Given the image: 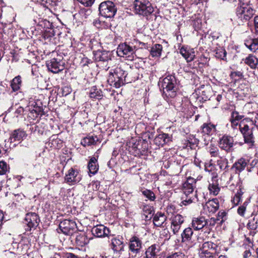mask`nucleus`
I'll return each instance as SVG.
<instances>
[{
	"instance_id": "obj_12",
	"label": "nucleus",
	"mask_w": 258,
	"mask_h": 258,
	"mask_svg": "<svg viewBox=\"0 0 258 258\" xmlns=\"http://www.w3.org/2000/svg\"><path fill=\"white\" fill-rule=\"evenodd\" d=\"M40 219L35 213H29L26 214L25 218V230L30 231L32 229H35L38 225Z\"/></svg>"
},
{
	"instance_id": "obj_61",
	"label": "nucleus",
	"mask_w": 258,
	"mask_h": 258,
	"mask_svg": "<svg viewBox=\"0 0 258 258\" xmlns=\"http://www.w3.org/2000/svg\"><path fill=\"white\" fill-rule=\"evenodd\" d=\"M67 258H79L77 256L75 255L73 253H68L67 254Z\"/></svg>"
},
{
	"instance_id": "obj_42",
	"label": "nucleus",
	"mask_w": 258,
	"mask_h": 258,
	"mask_svg": "<svg viewBox=\"0 0 258 258\" xmlns=\"http://www.w3.org/2000/svg\"><path fill=\"white\" fill-rule=\"evenodd\" d=\"M193 231L191 228H187L185 229L181 235L182 240L185 241L190 240Z\"/></svg>"
},
{
	"instance_id": "obj_26",
	"label": "nucleus",
	"mask_w": 258,
	"mask_h": 258,
	"mask_svg": "<svg viewBox=\"0 0 258 258\" xmlns=\"http://www.w3.org/2000/svg\"><path fill=\"white\" fill-rule=\"evenodd\" d=\"M171 141V138L167 134H161L157 136L154 139V142L158 146H163Z\"/></svg>"
},
{
	"instance_id": "obj_21",
	"label": "nucleus",
	"mask_w": 258,
	"mask_h": 258,
	"mask_svg": "<svg viewBox=\"0 0 258 258\" xmlns=\"http://www.w3.org/2000/svg\"><path fill=\"white\" fill-rule=\"evenodd\" d=\"M213 176L211 182L209 183L208 186L210 194L214 196L218 194L220 191L219 183L218 181V176L216 173H212Z\"/></svg>"
},
{
	"instance_id": "obj_46",
	"label": "nucleus",
	"mask_w": 258,
	"mask_h": 258,
	"mask_svg": "<svg viewBox=\"0 0 258 258\" xmlns=\"http://www.w3.org/2000/svg\"><path fill=\"white\" fill-rule=\"evenodd\" d=\"M209 152L212 157H219V149L214 145H210L209 147Z\"/></svg>"
},
{
	"instance_id": "obj_30",
	"label": "nucleus",
	"mask_w": 258,
	"mask_h": 258,
	"mask_svg": "<svg viewBox=\"0 0 258 258\" xmlns=\"http://www.w3.org/2000/svg\"><path fill=\"white\" fill-rule=\"evenodd\" d=\"M89 96L91 98L99 100L102 98L103 93L100 89L93 86L90 89Z\"/></svg>"
},
{
	"instance_id": "obj_49",
	"label": "nucleus",
	"mask_w": 258,
	"mask_h": 258,
	"mask_svg": "<svg viewBox=\"0 0 258 258\" xmlns=\"http://www.w3.org/2000/svg\"><path fill=\"white\" fill-rule=\"evenodd\" d=\"M8 171V166L6 162L0 161V175H4Z\"/></svg>"
},
{
	"instance_id": "obj_6",
	"label": "nucleus",
	"mask_w": 258,
	"mask_h": 258,
	"mask_svg": "<svg viewBox=\"0 0 258 258\" xmlns=\"http://www.w3.org/2000/svg\"><path fill=\"white\" fill-rule=\"evenodd\" d=\"M194 178L189 177L186 181L183 184L182 190L185 197H182V201L180 203V206H187L192 203V191L194 190Z\"/></svg>"
},
{
	"instance_id": "obj_41",
	"label": "nucleus",
	"mask_w": 258,
	"mask_h": 258,
	"mask_svg": "<svg viewBox=\"0 0 258 258\" xmlns=\"http://www.w3.org/2000/svg\"><path fill=\"white\" fill-rule=\"evenodd\" d=\"M219 159L217 160V165L221 170H224L228 167V160L223 157H218Z\"/></svg>"
},
{
	"instance_id": "obj_27",
	"label": "nucleus",
	"mask_w": 258,
	"mask_h": 258,
	"mask_svg": "<svg viewBox=\"0 0 258 258\" xmlns=\"http://www.w3.org/2000/svg\"><path fill=\"white\" fill-rule=\"evenodd\" d=\"M88 168L90 176H91V174L95 175L97 173L99 169V165L97 160L95 157H93L90 159L88 164Z\"/></svg>"
},
{
	"instance_id": "obj_23",
	"label": "nucleus",
	"mask_w": 258,
	"mask_h": 258,
	"mask_svg": "<svg viewBox=\"0 0 258 258\" xmlns=\"http://www.w3.org/2000/svg\"><path fill=\"white\" fill-rule=\"evenodd\" d=\"M111 247L117 255L123 250L124 244L121 238L117 237L111 239Z\"/></svg>"
},
{
	"instance_id": "obj_64",
	"label": "nucleus",
	"mask_w": 258,
	"mask_h": 258,
	"mask_svg": "<svg viewBox=\"0 0 258 258\" xmlns=\"http://www.w3.org/2000/svg\"><path fill=\"white\" fill-rule=\"evenodd\" d=\"M222 96L220 94H219L216 97V100L218 102H220L222 100Z\"/></svg>"
},
{
	"instance_id": "obj_55",
	"label": "nucleus",
	"mask_w": 258,
	"mask_h": 258,
	"mask_svg": "<svg viewBox=\"0 0 258 258\" xmlns=\"http://www.w3.org/2000/svg\"><path fill=\"white\" fill-rule=\"evenodd\" d=\"M230 120L232 128H236L238 126L239 127V124L240 123H239V121L233 120L232 119H230Z\"/></svg>"
},
{
	"instance_id": "obj_13",
	"label": "nucleus",
	"mask_w": 258,
	"mask_h": 258,
	"mask_svg": "<svg viewBox=\"0 0 258 258\" xmlns=\"http://www.w3.org/2000/svg\"><path fill=\"white\" fill-rule=\"evenodd\" d=\"M213 245L214 244L211 242H206L203 243L199 251V258H214L212 252L214 250Z\"/></svg>"
},
{
	"instance_id": "obj_47",
	"label": "nucleus",
	"mask_w": 258,
	"mask_h": 258,
	"mask_svg": "<svg viewBox=\"0 0 258 258\" xmlns=\"http://www.w3.org/2000/svg\"><path fill=\"white\" fill-rule=\"evenodd\" d=\"M243 117L244 116L243 115H240L238 112L236 111H233L231 113L230 119L239 121L243 118Z\"/></svg>"
},
{
	"instance_id": "obj_45",
	"label": "nucleus",
	"mask_w": 258,
	"mask_h": 258,
	"mask_svg": "<svg viewBox=\"0 0 258 258\" xmlns=\"http://www.w3.org/2000/svg\"><path fill=\"white\" fill-rule=\"evenodd\" d=\"M142 194L151 201H154L155 199V195L150 190L145 189L142 191Z\"/></svg>"
},
{
	"instance_id": "obj_56",
	"label": "nucleus",
	"mask_w": 258,
	"mask_h": 258,
	"mask_svg": "<svg viewBox=\"0 0 258 258\" xmlns=\"http://www.w3.org/2000/svg\"><path fill=\"white\" fill-rule=\"evenodd\" d=\"M175 208L173 205H169L167 207V211L169 213H173L174 212Z\"/></svg>"
},
{
	"instance_id": "obj_33",
	"label": "nucleus",
	"mask_w": 258,
	"mask_h": 258,
	"mask_svg": "<svg viewBox=\"0 0 258 258\" xmlns=\"http://www.w3.org/2000/svg\"><path fill=\"white\" fill-rule=\"evenodd\" d=\"M22 78L20 75L15 77L11 82V87L13 91H18L22 85Z\"/></svg>"
},
{
	"instance_id": "obj_9",
	"label": "nucleus",
	"mask_w": 258,
	"mask_h": 258,
	"mask_svg": "<svg viewBox=\"0 0 258 258\" xmlns=\"http://www.w3.org/2000/svg\"><path fill=\"white\" fill-rule=\"evenodd\" d=\"M181 54L186 59L187 63V66L184 68L185 72L189 73V75L191 76V79L193 78L194 73L192 70L194 67H192V61L194 60V50L193 49H187L184 47H182L180 50Z\"/></svg>"
},
{
	"instance_id": "obj_29",
	"label": "nucleus",
	"mask_w": 258,
	"mask_h": 258,
	"mask_svg": "<svg viewBox=\"0 0 258 258\" xmlns=\"http://www.w3.org/2000/svg\"><path fill=\"white\" fill-rule=\"evenodd\" d=\"M89 239L85 233H79L76 237V243L79 246H84L89 242Z\"/></svg>"
},
{
	"instance_id": "obj_18",
	"label": "nucleus",
	"mask_w": 258,
	"mask_h": 258,
	"mask_svg": "<svg viewBox=\"0 0 258 258\" xmlns=\"http://www.w3.org/2000/svg\"><path fill=\"white\" fill-rule=\"evenodd\" d=\"M248 163V160L241 157L235 161L233 164L231 169L233 170L235 173L239 174L245 169Z\"/></svg>"
},
{
	"instance_id": "obj_4",
	"label": "nucleus",
	"mask_w": 258,
	"mask_h": 258,
	"mask_svg": "<svg viewBox=\"0 0 258 258\" xmlns=\"http://www.w3.org/2000/svg\"><path fill=\"white\" fill-rule=\"evenodd\" d=\"M136 46L133 44L124 43L118 45L116 52L119 56L125 57L128 60H133L136 56Z\"/></svg>"
},
{
	"instance_id": "obj_32",
	"label": "nucleus",
	"mask_w": 258,
	"mask_h": 258,
	"mask_svg": "<svg viewBox=\"0 0 258 258\" xmlns=\"http://www.w3.org/2000/svg\"><path fill=\"white\" fill-rule=\"evenodd\" d=\"M201 131L204 134L212 135L216 131L215 125L210 123H204L201 127Z\"/></svg>"
},
{
	"instance_id": "obj_60",
	"label": "nucleus",
	"mask_w": 258,
	"mask_h": 258,
	"mask_svg": "<svg viewBox=\"0 0 258 258\" xmlns=\"http://www.w3.org/2000/svg\"><path fill=\"white\" fill-rule=\"evenodd\" d=\"M251 255V252L249 250H246L243 253L244 258H248Z\"/></svg>"
},
{
	"instance_id": "obj_44",
	"label": "nucleus",
	"mask_w": 258,
	"mask_h": 258,
	"mask_svg": "<svg viewBox=\"0 0 258 258\" xmlns=\"http://www.w3.org/2000/svg\"><path fill=\"white\" fill-rule=\"evenodd\" d=\"M183 221V217L180 215L177 214L172 218L171 224L180 226Z\"/></svg>"
},
{
	"instance_id": "obj_28",
	"label": "nucleus",
	"mask_w": 258,
	"mask_h": 258,
	"mask_svg": "<svg viewBox=\"0 0 258 258\" xmlns=\"http://www.w3.org/2000/svg\"><path fill=\"white\" fill-rule=\"evenodd\" d=\"M143 215L145 217V220L151 219L153 215L154 208L152 206L145 205L142 207Z\"/></svg>"
},
{
	"instance_id": "obj_38",
	"label": "nucleus",
	"mask_w": 258,
	"mask_h": 258,
	"mask_svg": "<svg viewBox=\"0 0 258 258\" xmlns=\"http://www.w3.org/2000/svg\"><path fill=\"white\" fill-rule=\"evenodd\" d=\"M214 40L213 36L209 34H205L199 41V44H205V48H209L211 47V44Z\"/></svg>"
},
{
	"instance_id": "obj_54",
	"label": "nucleus",
	"mask_w": 258,
	"mask_h": 258,
	"mask_svg": "<svg viewBox=\"0 0 258 258\" xmlns=\"http://www.w3.org/2000/svg\"><path fill=\"white\" fill-rule=\"evenodd\" d=\"M240 196L239 195H235L233 197V198L231 201L232 202V203H233V204L235 205H237L240 202Z\"/></svg>"
},
{
	"instance_id": "obj_20",
	"label": "nucleus",
	"mask_w": 258,
	"mask_h": 258,
	"mask_svg": "<svg viewBox=\"0 0 258 258\" xmlns=\"http://www.w3.org/2000/svg\"><path fill=\"white\" fill-rule=\"evenodd\" d=\"M80 179L81 177L79 175L78 171L73 168H71L68 171V173L65 177V181L71 184L78 182L80 181Z\"/></svg>"
},
{
	"instance_id": "obj_14",
	"label": "nucleus",
	"mask_w": 258,
	"mask_h": 258,
	"mask_svg": "<svg viewBox=\"0 0 258 258\" xmlns=\"http://www.w3.org/2000/svg\"><path fill=\"white\" fill-rule=\"evenodd\" d=\"M48 70L54 74L58 73L64 70L63 63L59 60L53 58L46 62Z\"/></svg>"
},
{
	"instance_id": "obj_50",
	"label": "nucleus",
	"mask_w": 258,
	"mask_h": 258,
	"mask_svg": "<svg viewBox=\"0 0 258 258\" xmlns=\"http://www.w3.org/2000/svg\"><path fill=\"white\" fill-rule=\"evenodd\" d=\"M85 7H91L94 3L95 0H77Z\"/></svg>"
},
{
	"instance_id": "obj_63",
	"label": "nucleus",
	"mask_w": 258,
	"mask_h": 258,
	"mask_svg": "<svg viewBox=\"0 0 258 258\" xmlns=\"http://www.w3.org/2000/svg\"><path fill=\"white\" fill-rule=\"evenodd\" d=\"M4 220V214L0 211V227L2 226Z\"/></svg>"
},
{
	"instance_id": "obj_39",
	"label": "nucleus",
	"mask_w": 258,
	"mask_h": 258,
	"mask_svg": "<svg viewBox=\"0 0 258 258\" xmlns=\"http://www.w3.org/2000/svg\"><path fill=\"white\" fill-rule=\"evenodd\" d=\"M207 224V221L204 217L197 218L195 220V230H200L202 229Z\"/></svg>"
},
{
	"instance_id": "obj_34",
	"label": "nucleus",
	"mask_w": 258,
	"mask_h": 258,
	"mask_svg": "<svg viewBox=\"0 0 258 258\" xmlns=\"http://www.w3.org/2000/svg\"><path fill=\"white\" fill-rule=\"evenodd\" d=\"M162 46L160 44L154 45L151 50L150 54L153 57H159L161 56L162 50Z\"/></svg>"
},
{
	"instance_id": "obj_36",
	"label": "nucleus",
	"mask_w": 258,
	"mask_h": 258,
	"mask_svg": "<svg viewBox=\"0 0 258 258\" xmlns=\"http://www.w3.org/2000/svg\"><path fill=\"white\" fill-rule=\"evenodd\" d=\"M227 213L224 211H220L218 213V216L217 218H212L211 219V224H212V222H213L212 224H214L216 223H218L219 221V223L222 224V223L226 220Z\"/></svg>"
},
{
	"instance_id": "obj_7",
	"label": "nucleus",
	"mask_w": 258,
	"mask_h": 258,
	"mask_svg": "<svg viewBox=\"0 0 258 258\" xmlns=\"http://www.w3.org/2000/svg\"><path fill=\"white\" fill-rule=\"evenodd\" d=\"M99 11L101 16L106 18H111L116 13L117 8L112 2L107 1L100 4Z\"/></svg>"
},
{
	"instance_id": "obj_17",
	"label": "nucleus",
	"mask_w": 258,
	"mask_h": 258,
	"mask_svg": "<svg viewBox=\"0 0 258 258\" xmlns=\"http://www.w3.org/2000/svg\"><path fill=\"white\" fill-rule=\"evenodd\" d=\"M91 232L95 237H103L108 236L110 230L103 225H98L92 228Z\"/></svg>"
},
{
	"instance_id": "obj_15",
	"label": "nucleus",
	"mask_w": 258,
	"mask_h": 258,
	"mask_svg": "<svg viewBox=\"0 0 258 258\" xmlns=\"http://www.w3.org/2000/svg\"><path fill=\"white\" fill-rule=\"evenodd\" d=\"M220 148L226 151L227 152H232V148L234 145V140L233 137L228 136L224 135L219 141Z\"/></svg>"
},
{
	"instance_id": "obj_52",
	"label": "nucleus",
	"mask_w": 258,
	"mask_h": 258,
	"mask_svg": "<svg viewBox=\"0 0 258 258\" xmlns=\"http://www.w3.org/2000/svg\"><path fill=\"white\" fill-rule=\"evenodd\" d=\"M184 254L180 252H175L167 255L166 258H183Z\"/></svg>"
},
{
	"instance_id": "obj_10",
	"label": "nucleus",
	"mask_w": 258,
	"mask_h": 258,
	"mask_svg": "<svg viewBox=\"0 0 258 258\" xmlns=\"http://www.w3.org/2000/svg\"><path fill=\"white\" fill-rule=\"evenodd\" d=\"M95 60L99 62V65L102 63H106L105 70H108L112 64L111 54L109 51H97L94 53Z\"/></svg>"
},
{
	"instance_id": "obj_43",
	"label": "nucleus",
	"mask_w": 258,
	"mask_h": 258,
	"mask_svg": "<svg viewBox=\"0 0 258 258\" xmlns=\"http://www.w3.org/2000/svg\"><path fill=\"white\" fill-rule=\"evenodd\" d=\"M248 229L251 230H255L258 227V219L255 217L250 220L247 225Z\"/></svg>"
},
{
	"instance_id": "obj_37",
	"label": "nucleus",
	"mask_w": 258,
	"mask_h": 258,
	"mask_svg": "<svg viewBox=\"0 0 258 258\" xmlns=\"http://www.w3.org/2000/svg\"><path fill=\"white\" fill-rule=\"evenodd\" d=\"M245 45L251 51L254 52L258 49V39H250L246 40L245 42Z\"/></svg>"
},
{
	"instance_id": "obj_5",
	"label": "nucleus",
	"mask_w": 258,
	"mask_h": 258,
	"mask_svg": "<svg viewBox=\"0 0 258 258\" xmlns=\"http://www.w3.org/2000/svg\"><path fill=\"white\" fill-rule=\"evenodd\" d=\"M136 13L143 16H148L154 11L151 4L148 0H136L134 2Z\"/></svg>"
},
{
	"instance_id": "obj_35",
	"label": "nucleus",
	"mask_w": 258,
	"mask_h": 258,
	"mask_svg": "<svg viewBox=\"0 0 258 258\" xmlns=\"http://www.w3.org/2000/svg\"><path fill=\"white\" fill-rule=\"evenodd\" d=\"M244 62L251 69H255L258 64V59L253 55H249L244 60Z\"/></svg>"
},
{
	"instance_id": "obj_22",
	"label": "nucleus",
	"mask_w": 258,
	"mask_h": 258,
	"mask_svg": "<svg viewBox=\"0 0 258 258\" xmlns=\"http://www.w3.org/2000/svg\"><path fill=\"white\" fill-rule=\"evenodd\" d=\"M160 246L157 244H153L149 246L145 251V255L143 258H156L160 251Z\"/></svg>"
},
{
	"instance_id": "obj_53",
	"label": "nucleus",
	"mask_w": 258,
	"mask_h": 258,
	"mask_svg": "<svg viewBox=\"0 0 258 258\" xmlns=\"http://www.w3.org/2000/svg\"><path fill=\"white\" fill-rule=\"evenodd\" d=\"M90 185L94 190H98L100 186V182L98 181H92Z\"/></svg>"
},
{
	"instance_id": "obj_16",
	"label": "nucleus",
	"mask_w": 258,
	"mask_h": 258,
	"mask_svg": "<svg viewBox=\"0 0 258 258\" xmlns=\"http://www.w3.org/2000/svg\"><path fill=\"white\" fill-rule=\"evenodd\" d=\"M219 201L217 198L209 200L203 206V210L206 214H213L219 209Z\"/></svg>"
},
{
	"instance_id": "obj_2",
	"label": "nucleus",
	"mask_w": 258,
	"mask_h": 258,
	"mask_svg": "<svg viewBox=\"0 0 258 258\" xmlns=\"http://www.w3.org/2000/svg\"><path fill=\"white\" fill-rule=\"evenodd\" d=\"M176 80L174 76L170 75L162 80L160 79L159 85L162 88L163 93L168 97H174L176 95Z\"/></svg>"
},
{
	"instance_id": "obj_11",
	"label": "nucleus",
	"mask_w": 258,
	"mask_h": 258,
	"mask_svg": "<svg viewBox=\"0 0 258 258\" xmlns=\"http://www.w3.org/2000/svg\"><path fill=\"white\" fill-rule=\"evenodd\" d=\"M77 230V224L76 222L72 220L65 219L60 222L59 224V229L58 232L59 233L60 230L65 235H72Z\"/></svg>"
},
{
	"instance_id": "obj_59",
	"label": "nucleus",
	"mask_w": 258,
	"mask_h": 258,
	"mask_svg": "<svg viewBox=\"0 0 258 258\" xmlns=\"http://www.w3.org/2000/svg\"><path fill=\"white\" fill-rule=\"evenodd\" d=\"M232 75L235 76H237L239 78L243 77V73L240 71H236L232 73Z\"/></svg>"
},
{
	"instance_id": "obj_57",
	"label": "nucleus",
	"mask_w": 258,
	"mask_h": 258,
	"mask_svg": "<svg viewBox=\"0 0 258 258\" xmlns=\"http://www.w3.org/2000/svg\"><path fill=\"white\" fill-rule=\"evenodd\" d=\"M254 24L255 31L258 33V16L255 17L254 19Z\"/></svg>"
},
{
	"instance_id": "obj_25",
	"label": "nucleus",
	"mask_w": 258,
	"mask_h": 258,
	"mask_svg": "<svg viewBox=\"0 0 258 258\" xmlns=\"http://www.w3.org/2000/svg\"><path fill=\"white\" fill-rule=\"evenodd\" d=\"M167 219L166 216L160 212H157L153 217V223L157 227H164Z\"/></svg>"
},
{
	"instance_id": "obj_19",
	"label": "nucleus",
	"mask_w": 258,
	"mask_h": 258,
	"mask_svg": "<svg viewBox=\"0 0 258 258\" xmlns=\"http://www.w3.org/2000/svg\"><path fill=\"white\" fill-rule=\"evenodd\" d=\"M142 247V242L139 237L133 236L130 239L129 249L132 253L135 254L139 253Z\"/></svg>"
},
{
	"instance_id": "obj_8",
	"label": "nucleus",
	"mask_w": 258,
	"mask_h": 258,
	"mask_svg": "<svg viewBox=\"0 0 258 258\" xmlns=\"http://www.w3.org/2000/svg\"><path fill=\"white\" fill-rule=\"evenodd\" d=\"M253 127L250 128L249 126L243 122L239 124V130L242 134L245 143L252 147L254 143V137L253 134Z\"/></svg>"
},
{
	"instance_id": "obj_51",
	"label": "nucleus",
	"mask_w": 258,
	"mask_h": 258,
	"mask_svg": "<svg viewBox=\"0 0 258 258\" xmlns=\"http://www.w3.org/2000/svg\"><path fill=\"white\" fill-rule=\"evenodd\" d=\"M197 160H198L199 161V159H197L196 156H195V160H194L195 164L197 167H198L200 169L204 168L205 170H206V171L208 170V171H210L207 169L204 163L202 162L201 161L198 163V161Z\"/></svg>"
},
{
	"instance_id": "obj_62",
	"label": "nucleus",
	"mask_w": 258,
	"mask_h": 258,
	"mask_svg": "<svg viewBox=\"0 0 258 258\" xmlns=\"http://www.w3.org/2000/svg\"><path fill=\"white\" fill-rule=\"evenodd\" d=\"M23 177L21 176H18V177L16 178H14L12 181L14 182H17L18 181H20L21 179Z\"/></svg>"
},
{
	"instance_id": "obj_31",
	"label": "nucleus",
	"mask_w": 258,
	"mask_h": 258,
	"mask_svg": "<svg viewBox=\"0 0 258 258\" xmlns=\"http://www.w3.org/2000/svg\"><path fill=\"white\" fill-rule=\"evenodd\" d=\"M99 139L97 136H88L84 138L81 141V144L83 146L94 145L99 142Z\"/></svg>"
},
{
	"instance_id": "obj_3",
	"label": "nucleus",
	"mask_w": 258,
	"mask_h": 258,
	"mask_svg": "<svg viewBox=\"0 0 258 258\" xmlns=\"http://www.w3.org/2000/svg\"><path fill=\"white\" fill-rule=\"evenodd\" d=\"M239 24L249 20L254 14V10L247 4L242 3L238 6L236 11Z\"/></svg>"
},
{
	"instance_id": "obj_1",
	"label": "nucleus",
	"mask_w": 258,
	"mask_h": 258,
	"mask_svg": "<svg viewBox=\"0 0 258 258\" xmlns=\"http://www.w3.org/2000/svg\"><path fill=\"white\" fill-rule=\"evenodd\" d=\"M126 67L125 64L118 65L110 70L107 82L110 86L119 88L125 84L127 74L124 69Z\"/></svg>"
},
{
	"instance_id": "obj_48",
	"label": "nucleus",
	"mask_w": 258,
	"mask_h": 258,
	"mask_svg": "<svg viewBox=\"0 0 258 258\" xmlns=\"http://www.w3.org/2000/svg\"><path fill=\"white\" fill-rule=\"evenodd\" d=\"M247 206V203L245 202L242 205L238 207L237 209V213L240 216L244 217Z\"/></svg>"
},
{
	"instance_id": "obj_58",
	"label": "nucleus",
	"mask_w": 258,
	"mask_h": 258,
	"mask_svg": "<svg viewBox=\"0 0 258 258\" xmlns=\"http://www.w3.org/2000/svg\"><path fill=\"white\" fill-rule=\"evenodd\" d=\"M171 227L173 229L174 233H176V232H177L180 228V226L176 225L171 224Z\"/></svg>"
},
{
	"instance_id": "obj_24",
	"label": "nucleus",
	"mask_w": 258,
	"mask_h": 258,
	"mask_svg": "<svg viewBox=\"0 0 258 258\" xmlns=\"http://www.w3.org/2000/svg\"><path fill=\"white\" fill-rule=\"evenodd\" d=\"M27 137L26 132L21 129L15 130L10 137L11 142H20Z\"/></svg>"
},
{
	"instance_id": "obj_40",
	"label": "nucleus",
	"mask_w": 258,
	"mask_h": 258,
	"mask_svg": "<svg viewBox=\"0 0 258 258\" xmlns=\"http://www.w3.org/2000/svg\"><path fill=\"white\" fill-rule=\"evenodd\" d=\"M215 51V56L217 58L224 60L226 58L227 53L223 47H219L217 48Z\"/></svg>"
}]
</instances>
